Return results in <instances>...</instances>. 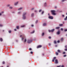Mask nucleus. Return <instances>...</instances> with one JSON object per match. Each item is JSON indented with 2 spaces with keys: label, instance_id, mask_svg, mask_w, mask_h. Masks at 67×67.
<instances>
[{
  "label": "nucleus",
  "instance_id": "nucleus-64",
  "mask_svg": "<svg viewBox=\"0 0 67 67\" xmlns=\"http://www.w3.org/2000/svg\"><path fill=\"white\" fill-rule=\"evenodd\" d=\"M48 15H49V13H48Z\"/></svg>",
  "mask_w": 67,
  "mask_h": 67
},
{
  "label": "nucleus",
  "instance_id": "nucleus-2",
  "mask_svg": "<svg viewBox=\"0 0 67 67\" xmlns=\"http://www.w3.org/2000/svg\"><path fill=\"white\" fill-rule=\"evenodd\" d=\"M51 14L52 15H56V14L55 13V12H56V11H55V10H52L51 11Z\"/></svg>",
  "mask_w": 67,
  "mask_h": 67
},
{
  "label": "nucleus",
  "instance_id": "nucleus-29",
  "mask_svg": "<svg viewBox=\"0 0 67 67\" xmlns=\"http://www.w3.org/2000/svg\"><path fill=\"white\" fill-rule=\"evenodd\" d=\"M9 33H11V30L9 31Z\"/></svg>",
  "mask_w": 67,
  "mask_h": 67
},
{
  "label": "nucleus",
  "instance_id": "nucleus-7",
  "mask_svg": "<svg viewBox=\"0 0 67 67\" xmlns=\"http://www.w3.org/2000/svg\"><path fill=\"white\" fill-rule=\"evenodd\" d=\"M18 3H19V2H17L16 3H15L14 4V5H17Z\"/></svg>",
  "mask_w": 67,
  "mask_h": 67
},
{
  "label": "nucleus",
  "instance_id": "nucleus-39",
  "mask_svg": "<svg viewBox=\"0 0 67 67\" xmlns=\"http://www.w3.org/2000/svg\"><path fill=\"white\" fill-rule=\"evenodd\" d=\"M66 0H62V2H64V1H65Z\"/></svg>",
  "mask_w": 67,
  "mask_h": 67
},
{
  "label": "nucleus",
  "instance_id": "nucleus-44",
  "mask_svg": "<svg viewBox=\"0 0 67 67\" xmlns=\"http://www.w3.org/2000/svg\"><path fill=\"white\" fill-rule=\"evenodd\" d=\"M64 50L65 51H67V49H65Z\"/></svg>",
  "mask_w": 67,
  "mask_h": 67
},
{
  "label": "nucleus",
  "instance_id": "nucleus-63",
  "mask_svg": "<svg viewBox=\"0 0 67 67\" xmlns=\"http://www.w3.org/2000/svg\"><path fill=\"white\" fill-rule=\"evenodd\" d=\"M22 35H21L20 36V37H22Z\"/></svg>",
  "mask_w": 67,
  "mask_h": 67
},
{
  "label": "nucleus",
  "instance_id": "nucleus-56",
  "mask_svg": "<svg viewBox=\"0 0 67 67\" xmlns=\"http://www.w3.org/2000/svg\"><path fill=\"white\" fill-rule=\"evenodd\" d=\"M64 65H62L61 66V67H64Z\"/></svg>",
  "mask_w": 67,
  "mask_h": 67
},
{
  "label": "nucleus",
  "instance_id": "nucleus-8",
  "mask_svg": "<svg viewBox=\"0 0 67 67\" xmlns=\"http://www.w3.org/2000/svg\"><path fill=\"white\" fill-rule=\"evenodd\" d=\"M55 61L56 64H58V60L56 59L55 60Z\"/></svg>",
  "mask_w": 67,
  "mask_h": 67
},
{
  "label": "nucleus",
  "instance_id": "nucleus-52",
  "mask_svg": "<svg viewBox=\"0 0 67 67\" xmlns=\"http://www.w3.org/2000/svg\"><path fill=\"white\" fill-rule=\"evenodd\" d=\"M2 26V24H0V26L1 27Z\"/></svg>",
  "mask_w": 67,
  "mask_h": 67
},
{
  "label": "nucleus",
  "instance_id": "nucleus-24",
  "mask_svg": "<svg viewBox=\"0 0 67 67\" xmlns=\"http://www.w3.org/2000/svg\"><path fill=\"white\" fill-rule=\"evenodd\" d=\"M34 13H32L31 14V16H34Z\"/></svg>",
  "mask_w": 67,
  "mask_h": 67
},
{
  "label": "nucleus",
  "instance_id": "nucleus-19",
  "mask_svg": "<svg viewBox=\"0 0 67 67\" xmlns=\"http://www.w3.org/2000/svg\"><path fill=\"white\" fill-rule=\"evenodd\" d=\"M54 44H57V42H56V41L55 40L54 41Z\"/></svg>",
  "mask_w": 67,
  "mask_h": 67
},
{
  "label": "nucleus",
  "instance_id": "nucleus-10",
  "mask_svg": "<svg viewBox=\"0 0 67 67\" xmlns=\"http://www.w3.org/2000/svg\"><path fill=\"white\" fill-rule=\"evenodd\" d=\"M60 40L61 42H63L64 41V38H61Z\"/></svg>",
  "mask_w": 67,
  "mask_h": 67
},
{
  "label": "nucleus",
  "instance_id": "nucleus-4",
  "mask_svg": "<svg viewBox=\"0 0 67 67\" xmlns=\"http://www.w3.org/2000/svg\"><path fill=\"white\" fill-rule=\"evenodd\" d=\"M32 40H28L27 42L28 43H31V42H32Z\"/></svg>",
  "mask_w": 67,
  "mask_h": 67
},
{
  "label": "nucleus",
  "instance_id": "nucleus-5",
  "mask_svg": "<svg viewBox=\"0 0 67 67\" xmlns=\"http://www.w3.org/2000/svg\"><path fill=\"white\" fill-rule=\"evenodd\" d=\"M48 18L49 19H53V17L52 16H49L48 17Z\"/></svg>",
  "mask_w": 67,
  "mask_h": 67
},
{
  "label": "nucleus",
  "instance_id": "nucleus-18",
  "mask_svg": "<svg viewBox=\"0 0 67 67\" xmlns=\"http://www.w3.org/2000/svg\"><path fill=\"white\" fill-rule=\"evenodd\" d=\"M57 52H58V53H60V50H59V49L58 50Z\"/></svg>",
  "mask_w": 67,
  "mask_h": 67
},
{
  "label": "nucleus",
  "instance_id": "nucleus-48",
  "mask_svg": "<svg viewBox=\"0 0 67 67\" xmlns=\"http://www.w3.org/2000/svg\"><path fill=\"white\" fill-rule=\"evenodd\" d=\"M35 12H37V10H35L34 11Z\"/></svg>",
  "mask_w": 67,
  "mask_h": 67
},
{
  "label": "nucleus",
  "instance_id": "nucleus-45",
  "mask_svg": "<svg viewBox=\"0 0 67 67\" xmlns=\"http://www.w3.org/2000/svg\"><path fill=\"white\" fill-rule=\"evenodd\" d=\"M64 20H67V19L66 18H64Z\"/></svg>",
  "mask_w": 67,
  "mask_h": 67
},
{
  "label": "nucleus",
  "instance_id": "nucleus-9",
  "mask_svg": "<svg viewBox=\"0 0 67 67\" xmlns=\"http://www.w3.org/2000/svg\"><path fill=\"white\" fill-rule=\"evenodd\" d=\"M56 33L57 34L59 35V34H60V31H58L56 32Z\"/></svg>",
  "mask_w": 67,
  "mask_h": 67
},
{
  "label": "nucleus",
  "instance_id": "nucleus-61",
  "mask_svg": "<svg viewBox=\"0 0 67 67\" xmlns=\"http://www.w3.org/2000/svg\"><path fill=\"white\" fill-rule=\"evenodd\" d=\"M2 14H1V13H0V16H1V15Z\"/></svg>",
  "mask_w": 67,
  "mask_h": 67
},
{
  "label": "nucleus",
  "instance_id": "nucleus-16",
  "mask_svg": "<svg viewBox=\"0 0 67 67\" xmlns=\"http://www.w3.org/2000/svg\"><path fill=\"white\" fill-rule=\"evenodd\" d=\"M9 8L10 9H12V8H13V7L10 6V7H9Z\"/></svg>",
  "mask_w": 67,
  "mask_h": 67
},
{
  "label": "nucleus",
  "instance_id": "nucleus-40",
  "mask_svg": "<svg viewBox=\"0 0 67 67\" xmlns=\"http://www.w3.org/2000/svg\"><path fill=\"white\" fill-rule=\"evenodd\" d=\"M61 66V65H60L57 66V67H60Z\"/></svg>",
  "mask_w": 67,
  "mask_h": 67
},
{
  "label": "nucleus",
  "instance_id": "nucleus-20",
  "mask_svg": "<svg viewBox=\"0 0 67 67\" xmlns=\"http://www.w3.org/2000/svg\"><path fill=\"white\" fill-rule=\"evenodd\" d=\"M35 32V31L34 30L32 32H31V34H33V33H34Z\"/></svg>",
  "mask_w": 67,
  "mask_h": 67
},
{
  "label": "nucleus",
  "instance_id": "nucleus-30",
  "mask_svg": "<svg viewBox=\"0 0 67 67\" xmlns=\"http://www.w3.org/2000/svg\"><path fill=\"white\" fill-rule=\"evenodd\" d=\"M30 54H33V52L32 51H31L30 52Z\"/></svg>",
  "mask_w": 67,
  "mask_h": 67
},
{
  "label": "nucleus",
  "instance_id": "nucleus-43",
  "mask_svg": "<svg viewBox=\"0 0 67 67\" xmlns=\"http://www.w3.org/2000/svg\"><path fill=\"white\" fill-rule=\"evenodd\" d=\"M54 61H55V60H54V59H53L52 60V62H54Z\"/></svg>",
  "mask_w": 67,
  "mask_h": 67
},
{
  "label": "nucleus",
  "instance_id": "nucleus-3",
  "mask_svg": "<svg viewBox=\"0 0 67 67\" xmlns=\"http://www.w3.org/2000/svg\"><path fill=\"white\" fill-rule=\"evenodd\" d=\"M55 30L54 29H53L51 30H48L49 32H53Z\"/></svg>",
  "mask_w": 67,
  "mask_h": 67
},
{
  "label": "nucleus",
  "instance_id": "nucleus-38",
  "mask_svg": "<svg viewBox=\"0 0 67 67\" xmlns=\"http://www.w3.org/2000/svg\"><path fill=\"white\" fill-rule=\"evenodd\" d=\"M67 55H63V57H66Z\"/></svg>",
  "mask_w": 67,
  "mask_h": 67
},
{
  "label": "nucleus",
  "instance_id": "nucleus-12",
  "mask_svg": "<svg viewBox=\"0 0 67 67\" xmlns=\"http://www.w3.org/2000/svg\"><path fill=\"white\" fill-rule=\"evenodd\" d=\"M43 26H46V25H47V24H46V23H44L43 24Z\"/></svg>",
  "mask_w": 67,
  "mask_h": 67
},
{
  "label": "nucleus",
  "instance_id": "nucleus-33",
  "mask_svg": "<svg viewBox=\"0 0 67 67\" xmlns=\"http://www.w3.org/2000/svg\"><path fill=\"white\" fill-rule=\"evenodd\" d=\"M29 51H31L32 50V49L31 48H30L29 49Z\"/></svg>",
  "mask_w": 67,
  "mask_h": 67
},
{
  "label": "nucleus",
  "instance_id": "nucleus-58",
  "mask_svg": "<svg viewBox=\"0 0 67 67\" xmlns=\"http://www.w3.org/2000/svg\"><path fill=\"white\" fill-rule=\"evenodd\" d=\"M62 16L63 17H64V15H63Z\"/></svg>",
  "mask_w": 67,
  "mask_h": 67
},
{
  "label": "nucleus",
  "instance_id": "nucleus-41",
  "mask_svg": "<svg viewBox=\"0 0 67 67\" xmlns=\"http://www.w3.org/2000/svg\"><path fill=\"white\" fill-rule=\"evenodd\" d=\"M48 38H49V39H51V36H49L48 37Z\"/></svg>",
  "mask_w": 67,
  "mask_h": 67
},
{
  "label": "nucleus",
  "instance_id": "nucleus-26",
  "mask_svg": "<svg viewBox=\"0 0 67 67\" xmlns=\"http://www.w3.org/2000/svg\"><path fill=\"white\" fill-rule=\"evenodd\" d=\"M25 26L24 25H23L21 26V27H24Z\"/></svg>",
  "mask_w": 67,
  "mask_h": 67
},
{
  "label": "nucleus",
  "instance_id": "nucleus-37",
  "mask_svg": "<svg viewBox=\"0 0 67 67\" xmlns=\"http://www.w3.org/2000/svg\"><path fill=\"white\" fill-rule=\"evenodd\" d=\"M62 54H66V53L65 52H64Z\"/></svg>",
  "mask_w": 67,
  "mask_h": 67
},
{
  "label": "nucleus",
  "instance_id": "nucleus-23",
  "mask_svg": "<svg viewBox=\"0 0 67 67\" xmlns=\"http://www.w3.org/2000/svg\"><path fill=\"white\" fill-rule=\"evenodd\" d=\"M55 54L56 55H58V53L57 52H55Z\"/></svg>",
  "mask_w": 67,
  "mask_h": 67
},
{
  "label": "nucleus",
  "instance_id": "nucleus-28",
  "mask_svg": "<svg viewBox=\"0 0 67 67\" xmlns=\"http://www.w3.org/2000/svg\"><path fill=\"white\" fill-rule=\"evenodd\" d=\"M2 64H5V62H4V61L3 62Z\"/></svg>",
  "mask_w": 67,
  "mask_h": 67
},
{
  "label": "nucleus",
  "instance_id": "nucleus-6",
  "mask_svg": "<svg viewBox=\"0 0 67 67\" xmlns=\"http://www.w3.org/2000/svg\"><path fill=\"white\" fill-rule=\"evenodd\" d=\"M42 46V45H40L38 46L37 47V48H41V47Z\"/></svg>",
  "mask_w": 67,
  "mask_h": 67
},
{
  "label": "nucleus",
  "instance_id": "nucleus-42",
  "mask_svg": "<svg viewBox=\"0 0 67 67\" xmlns=\"http://www.w3.org/2000/svg\"><path fill=\"white\" fill-rule=\"evenodd\" d=\"M57 43H59V42H60L59 40H58V41H57Z\"/></svg>",
  "mask_w": 67,
  "mask_h": 67
},
{
  "label": "nucleus",
  "instance_id": "nucleus-1",
  "mask_svg": "<svg viewBox=\"0 0 67 67\" xmlns=\"http://www.w3.org/2000/svg\"><path fill=\"white\" fill-rule=\"evenodd\" d=\"M26 14V12H24L23 14V18L24 20L26 19V16H25Z\"/></svg>",
  "mask_w": 67,
  "mask_h": 67
},
{
  "label": "nucleus",
  "instance_id": "nucleus-36",
  "mask_svg": "<svg viewBox=\"0 0 67 67\" xmlns=\"http://www.w3.org/2000/svg\"><path fill=\"white\" fill-rule=\"evenodd\" d=\"M44 12L43 11L41 13L42 14H43L44 13Z\"/></svg>",
  "mask_w": 67,
  "mask_h": 67
},
{
  "label": "nucleus",
  "instance_id": "nucleus-32",
  "mask_svg": "<svg viewBox=\"0 0 67 67\" xmlns=\"http://www.w3.org/2000/svg\"><path fill=\"white\" fill-rule=\"evenodd\" d=\"M56 57H54L53 58V59H54V60H55V59H56Z\"/></svg>",
  "mask_w": 67,
  "mask_h": 67
},
{
  "label": "nucleus",
  "instance_id": "nucleus-22",
  "mask_svg": "<svg viewBox=\"0 0 67 67\" xmlns=\"http://www.w3.org/2000/svg\"><path fill=\"white\" fill-rule=\"evenodd\" d=\"M44 33L43 32L42 34V36H44Z\"/></svg>",
  "mask_w": 67,
  "mask_h": 67
},
{
  "label": "nucleus",
  "instance_id": "nucleus-59",
  "mask_svg": "<svg viewBox=\"0 0 67 67\" xmlns=\"http://www.w3.org/2000/svg\"><path fill=\"white\" fill-rule=\"evenodd\" d=\"M65 48H67V46H65Z\"/></svg>",
  "mask_w": 67,
  "mask_h": 67
},
{
  "label": "nucleus",
  "instance_id": "nucleus-25",
  "mask_svg": "<svg viewBox=\"0 0 67 67\" xmlns=\"http://www.w3.org/2000/svg\"><path fill=\"white\" fill-rule=\"evenodd\" d=\"M38 20H36L35 22V23L36 24V23H37L38 22Z\"/></svg>",
  "mask_w": 67,
  "mask_h": 67
},
{
  "label": "nucleus",
  "instance_id": "nucleus-51",
  "mask_svg": "<svg viewBox=\"0 0 67 67\" xmlns=\"http://www.w3.org/2000/svg\"><path fill=\"white\" fill-rule=\"evenodd\" d=\"M23 39H24V38H23V37H22V40L23 41Z\"/></svg>",
  "mask_w": 67,
  "mask_h": 67
},
{
  "label": "nucleus",
  "instance_id": "nucleus-62",
  "mask_svg": "<svg viewBox=\"0 0 67 67\" xmlns=\"http://www.w3.org/2000/svg\"><path fill=\"white\" fill-rule=\"evenodd\" d=\"M46 48V47H43V48L44 49H45V48Z\"/></svg>",
  "mask_w": 67,
  "mask_h": 67
},
{
  "label": "nucleus",
  "instance_id": "nucleus-15",
  "mask_svg": "<svg viewBox=\"0 0 67 67\" xmlns=\"http://www.w3.org/2000/svg\"><path fill=\"white\" fill-rule=\"evenodd\" d=\"M46 5H47V4H46V3H44V7H46Z\"/></svg>",
  "mask_w": 67,
  "mask_h": 67
},
{
  "label": "nucleus",
  "instance_id": "nucleus-34",
  "mask_svg": "<svg viewBox=\"0 0 67 67\" xmlns=\"http://www.w3.org/2000/svg\"><path fill=\"white\" fill-rule=\"evenodd\" d=\"M64 31H65V32H66V31H67V29H65Z\"/></svg>",
  "mask_w": 67,
  "mask_h": 67
},
{
  "label": "nucleus",
  "instance_id": "nucleus-31",
  "mask_svg": "<svg viewBox=\"0 0 67 67\" xmlns=\"http://www.w3.org/2000/svg\"><path fill=\"white\" fill-rule=\"evenodd\" d=\"M42 11V9H40L39 10V12H40Z\"/></svg>",
  "mask_w": 67,
  "mask_h": 67
},
{
  "label": "nucleus",
  "instance_id": "nucleus-11",
  "mask_svg": "<svg viewBox=\"0 0 67 67\" xmlns=\"http://www.w3.org/2000/svg\"><path fill=\"white\" fill-rule=\"evenodd\" d=\"M16 29L19 30V26H16Z\"/></svg>",
  "mask_w": 67,
  "mask_h": 67
},
{
  "label": "nucleus",
  "instance_id": "nucleus-57",
  "mask_svg": "<svg viewBox=\"0 0 67 67\" xmlns=\"http://www.w3.org/2000/svg\"><path fill=\"white\" fill-rule=\"evenodd\" d=\"M42 56H44V53H42Z\"/></svg>",
  "mask_w": 67,
  "mask_h": 67
},
{
  "label": "nucleus",
  "instance_id": "nucleus-53",
  "mask_svg": "<svg viewBox=\"0 0 67 67\" xmlns=\"http://www.w3.org/2000/svg\"><path fill=\"white\" fill-rule=\"evenodd\" d=\"M1 13H4V12L3 11Z\"/></svg>",
  "mask_w": 67,
  "mask_h": 67
},
{
  "label": "nucleus",
  "instance_id": "nucleus-60",
  "mask_svg": "<svg viewBox=\"0 0 67 67\" xmlns=\"http://www.w3.org/2000/svg\"><path fill=\"white\" fill-rule=\"evenodd\" d=\"M33 9H34V8H31V10H33Z\"/></svg>",
  "mask_w": 67,
  "mask_h": 67
},
{
  "label": "nucleus",
  "instance_id": "nucleus-27",
  "mask_svg": "<svg viewBox=\"0 0 67 67\" xmlns=\"http://www.w3.org/2000/svg\"><path fill=\"white\" fill-rule=\"evenodd\" d=\"M24 42L25 43L26 42V39H25Z\"/></svg>",
  "mask_w": 67,
  "mask_h": 67
},
{
  "label": "nucleus",
  "instance_id": "nucleus-17",
  "mask_svg": "<svg viewBox=\"0 0 67 67\" xmlns=\"http://www.w3.org/2000/svg\"><path fill=\"white\" fill-rule=\"evenodd\" d=\"M0 41L1 42H2L3 41V39L2 38H0Z\"/></svg>",
  "mask_w": 67,
  "mask_h": 67
},
{
  "label": "nucleus",
  "instance_id": "nucleus-47",
  "mask_svg": "<svg viewBox=\"0 0 67 67\" xmlns=\"http://www.w3.org/2000/svg\"><path fill=\"white\" fill-rule=\"evenodd\" d=\"M61 31H63V28H61Z\"/></svg>",
  "mask_w": 67,
  "mask_h": 67
},
{
  "label": "nucleus",
  "instance_id": "nucleus-54",
  "mask_svg": "<svg viewBox=\"0 0 67 67\" xmlns=\"http://www.w3.org/2000/svg\"><path fill=\"white\" fill-rule=\"evenodd\" d=\"M14 30L15 31H16V29H15Z\"/></svg>",
  "mask_w": 67,
  "mask_h": 67
},
{
  "label": "nucleus",
  "instance_id": "nucleus-35",
  "mask_svg": "<svg viewBox=\"0 0 67 67\" xmlns=\"http://www.w3.org/2000/svg\"><path fill=\"white\" fill-rule=\"evenodd\" d=\"M18 14H21V12H19L18 13Z\"/></svg>",
  "mask_w": 67,
  "mask_h": 67
},
{
  "label": "nucleus",
  "instance_id": "nucleus-21",
  "mask_svg": "<svg viewBox=\"0 0 67 67\" xmlns=\"http://www.w3.org/2000/svg\"><path fill=\"white\" fill-rule=\"evenodd\" d=\"M22 9V8H20L18 9V10H20Z\"/></svg>",
  "mask_w": 67,
  "mask_h": 67
},
{
  "label": "nucleus",
  "instance_id": "nucleus-49",
  "mask_svg": "<svg viewBox=\"0 0 67 67\" xmlns=\"http://www.w3.org/2000/svg\"><path fill=\"white\" fill-rule=\"evenodd\" d=\"M54 8L55 9H57V7L56 6H55Z\"/></svg>",
  "mask_w": 67,
  "mask_h": 67
},
{
  "label": "nucleus",
  "instance_id": "nucleus-50",
  "mask_svg": "<svg viewBox=\"0 0 67 67\" xmlns=\"http://www.w3.org/2000/svg\"><path fill=\"white\" fill-rule=\"evenodd\" d=\"M48 44L49 46H50L51 45V44L50 43H49Z\"/></svg>",
  "mask_w": 67,
  "mask_h": 67
},
{
  "label": "nucleus",
  "instance_id": "nucleus-55",
  "mask_svg": "<svg viewBox=\"0 0 67 67\" xmlns=\"http://www.w3.org/2000/svg\"><path fill=\"white\" fill-rule=\"evenodd\" d=\"M31 26H32V27L34 26V25H31Z\"/></svg>",
  "mask_w": 67,
  "mask_h": 67
},
{
  "label": "nucleus",
  "instance_id": "nucleus-13",
  "mask_svg": "<svg viewBox=\"0 0 67 67\" xmlns=\"http://www.w3.org/2000/svg\"><path fill=\"white\" fill-rule=\"evenodd\" d=\"M60 28V27H55V29H59Z\"/></svg>",
  "mask_w": 67,
  "mask_h": 67
},
{
  "label": "nucleus",
  "instance_id": "nucleus-14",
  "mask_svg": "<svg viewBox=\"0 0 67 67\" xmlns=\"http://www.w3.org/2000/svg\"><path fill=\"white\" fill-rule=\"evenodd\" d=\"M63 24H59V26H63Z\"/></svg>",
  "mask_w": 67,
  "mask_h": 67
},
{
  "label": "nucleus",
  "instance_id": "nucleus-46",
  "mask_svg": "<svg viewBox=\"0 0 67 67\" xmlns=\"http://www.w3.org/2000/svg\"><path fill=\"white\" fill-rule=\"evenodd\" d=\"M10 4H8L7 5V6H8V7H9V6H10Z\"/></svg>",
  "mask_w": 67,
  "mask_h": 67
}]
</instances>
